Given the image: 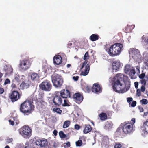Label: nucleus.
<instances>
[{
    "label": "nucleus",
    "mask_w": 148,
    "mask_h": 148,
    "mask_svg": "<svg viewBox=\"0 0 148 148\" xmlns=\"http://www.w3.org/2000/svg\"><path fill=\"white\" fill-rule=\"evenodd\" d=\"M71 66V65L69 64H68L67 65V67L68 68H69Z\"/></svg>",
    "instance_id": "obj_62"
},
{
    "label": "nucleus",
    "mask_w": 148,
    "mask_h": 148,
    "mask_svg": "<svg viewBox=\"0 0 148 148\" xmlns=\"http://www.w3.org/2000/svg\"><path fill=\"white\" fill-rule=\"evenodd\" d=\"M133 98L132 97H128L127 98V100L128 103L131 102V101H132Z\"/></svg>",
    "instance_id": "obj_47"
},
{
    "label": "nucleus",
    "mask_w": 148,
    "mask_h": 148,
    "mask_svg": "<svg viewBox=\"0 0 148 148\" xmlns=\"http://www.w3.org/2000/svg\"><path fill=\"white\" fill-rule=\"evenodd\" d=\"M121 130V129L120 128H117V130L116 132H120V131Z\"/></svg>",
    "instance_id": "obj_59"
},
{
    "label": "nucleus",
    "mask_w": 148,
    "mask_h": 148,
    "mask_svg": "<svg viewBox=\"0 0 148 148\" xmlns=\"http://www.w3.org/2000/svg\"><path fill=\"white\" fill-rule=\"evenodd\" d=\"M145 88L144 86H142L141 87V91L143 92H144L145 90Z\"/></svg>",
    "instance_id": "obj_49"
},
{
    "label": "nucleus",
    "mask_w": 148,
    "mask_h": 148,
    "mask_svg": "<svg viewBox=\"0 0 148 148\" xmlns=\"http://www.w3.org/2000/svg\"><path fill=\"white\" fill-rule=\"evenodd\" d=\"M130 73L131 74L134 75L136 73V71L134 69H132L130 70Z\"/></svg>",
    "instance_id": "obj_42"
},
{
    "label": "nucleus",
    "mask_w": 148,
    "mask_h": 148,
    "mask_svg": "<svg viewBox=\"0 0 148 148\" xmlns=\"http://www.w3.org/2000/svg\"><path fill=\"white\" fill-rule=\"evenodd\" d=\"M19 80V78L17 77H15L13 81V82H15V81L18 82Z\"/></svg>",
    "instance_id": "obj_44"
},
{
    "label": "nucleus",
    "mask_w": 148,
    "mask_h": 148,
    "mask_svg": "<svg viewBox=\"0 0 148 148\" xmlns=\"http://www.w3.org/2000/svg\"><path fill=\"white\" fill-rule=\"evenodd\" d=\"M145 76V74L144 73H142L139 76V77L141 79H143L144 77Z\"/></svg>",
    "instance_id": "obj_46"
},
{
    "label": "nucleus",
    "mask_w": 148,
    "mask_h": 148,
    "mask_svg": "<svg viewBox=\"0 0 148 148\" xmlns=\"http://www.w3.org/2000/svg\"><path fill=\"white\" fill-rule=\"evenodd\" d=\"M12 138H9L7 140V142L8 143L11 142L13 141Z\"/></svg>",
    "instance_id": "obj_56"
},
{
    "label": "nucleus",
    "mask_w": 148,
    "mask_h": 148,
    "mask_svg": "<svg viewBox=\"0 0 148 148\" xmlns=\"http://www.w3.org/2000/svg\"><path fill=\"white\" fill-rule=\"evenodd\" d=\"M133 124L131 123H125L123 127V132L125 134L130 133L133 130Z\"/></svg>",
    "instance_id": "obj_10"
},
{
    "label": "nucleus",
    "mask_w": 148,
    "mask_h": 148,
    "mask_svg": "<svg viewBox=\"0 0 148 148\" xmlns=\"http://www.w3.org/2000/svg\"><path fill=\"white\" fill-rule=\"evenodd\" d=\"M51 78L53 85L55 88H61L64 83V79L60 75L53 73L51 75Z\"/></svg>",
    "instance_id": "obj_4"
},
{
    "label": "nucleus",
    "mask_w": 148,
    "mask_h": 148,
    "mask_svg": "<svg viewBox=\"0 0 148 148\" xmlns=\"http://www.w3.org/2000/svg\"><path fill=\"white\" fill-rule=\"evenodd\" d=\"M73 98L74 101L78 104L82 102L84 99L82 94L79 92L76 93L74 94Z\"/></svg>",
    "instance_id": "obj_11"
},
{
    "label": "nucleus",
    "mask_w": 148,
    "mask_h": 148,
    "mask_svg": "<svg viewBox=\"0 0 148 148\" xmlns=\"http://www.w3.org/2000/svg\"><path fill=\"white\" fill-rule=\"evenodd\" d=\"M62 106H69V104L67 103V100L66 99L64 100V103L62 104Z\"/></svg>",
    "instance_id": "obj_37"
},
{
    "label": "nucleus",
    "mask_w": 148,
    "mask_h": 148,
    "mask_svg": "<svg viewBox=\"0 0 148 148\" xmlns=\"http://www.w3.org/2000/svg\"><path fill=\"white\" fill-rule=\"evenodd\" d=\"M92 130L91 125H85L83 130L84 134H87L90 132Z\"/></svg>",
    "instance_id": "obj_22"
},
{
    "label": "nucleus",
    "mask_w": 148,
    "mask_h": 148,
    "mask_svg": "<svg viewBox=\"0 0 148 148\" xmlns=\"http://www.w3.org/2000/svg\"><path fill=\"white\" fill-rule=\"evenodd\" d=\"M136 104V101H132V103L130 102L129 103V106L130 107H135Z\"/></svg>",
    "instance_id": "obj_32"
},
{
    "label": "nucleus",
    "mask_w": 148,
    "mask_h": 148,
    "mask_svg": "<svg viewBox=\"0 0 148 148\" xmlns=\"http://www.w3.org/2000/svg\"><path fill=\"white\" fill-rule=\"evenodd\" d=\"M21 96L19 93L17 91L14 90L9 95V97L12 102H14L19 99Z\"/></svg>",
    "instance_id": "obj_9"
},
{
    "label": "nucleus",
    "mask_w": 148,
    "mask_h": 148,
    "mask_svg": "<svg viewBox=\"0 0 148 148\" xmlns=\"http://www.w3.org/2000/svg\"><path fill=\"white\" fill-rule=\"evenodd\" d=\"M109 144V139L108 137L107 136L103 137L102 140V145L106 147H108Z\"/></svg>",
    "instance_id": "obj_16"
},
{
    "label": "nucleus",
    "mask_w": 148,
    "mask_h": 148,
    "mask_svg": "<svg viewBox=\"0 0 148 148\" xmlns=\"http://www.w3.org/2000/svg\"><path fill=\"white\" fill-rule=\"evenodd\" d=\"M140 68L139 66H136V69L137 70L139 71H140V70H139Z\"/></svg>",
    "instance_id": "obj_61"
},
{
    "label": "nucleus",
    "mask_w": 148,
    "mask_h": 148,
    "mask_svg": "<svg viewBox=\"0 0 148 148\" xmlns=\"http://www.w3.org/2000/svg\"><path fill=\"white\" fill-rule=\"evenodd\" d=\"M114 148H120L121 147V145L119 143H116L114 146Z\"/></svg>",
    "instance_id": "obj_39"
},
{
    "label": "nucleus",
    "mask_w": 148,
    "mask_h": 148,
    "mask_svg": "<svg viewBox=\"0 0 148 148\" xmlns=\"http://www.w3.org/2000/svg\"><path fill=\"white\" fill-rule=\"evenodd\" d=\"M75 129L76 130H79L80 128V126L78 124H76L75 125Z\"/></svg>",
    "instance_id": "obj_48"
},
{
    "label": "nucleus",
    "mask_w": 148,
    "mask_h": 148,
    "mask_svg": "<svg viewBox=\"0 0 148 148\" xmlns=\"http://www.w3.org/2000/svg\"><path fill=\"white\" fill-rule=\"evenodd\" d=\"M34 108L33 102L29 100H26L20 106V111L24 115L28 116L31 114Z\"/></svg>",
    "instance_id": "obj_3"
},
{
    "label": "nucleus",
    "mask_w": 148,
    "mask_h": 148,
    "mask_svg": "<svg viewBox=\"0 0 148 148\" xmlns=\"http://www.w3.org/2000/svg\"><path fill=\"white\" fill-rule=\"evenodd\" d=\"M131 121H133V122L134 123L135 122V119L134 118H132L131 119Z\"/></svg>",
    "instance_id": "obj_60"
},
{
    "label": "nucleus",
    "mask_w": 148,
    "mask_h": 148,
    "mask_svg": "<svg viewBox=\"0 0 148 148\" xmlns=\"http://www.w3.org/2000/svg\"><path fill=\"white\" fill-rule=\"evenodd\" d=\"M147 115H148V112H147L144 113V115H143V116H146Z\"/></svg>",
    "instance_id": "obj_58"
},
{
    "label": "nucleus",
    "mask_w": 148,
    "mask_h": 148,
    "mask_svg": "<svg viewBox=\"0 0 148 148\" xmlns=\"http://www.w3.org/2000/svg\"><path fill=\"white\" fill-rule=\"evenodd\" d=\"M102 88L100 87L97 83L94 84L92 88V90L93 92L100 93L101 92Z\"/></svg>",
    "instance_id": "obj_15"
},
{
    "label": "nucleus",
    "mask_w": 148,
    "mask_h": 148,
    "mask_svg": "<svg viewBox=\"0 0 148 148\" xmlns=\"http://www.w3.org/2000/svg\"><path fill=\"white\" fill-rule=\"evenodd\" d=\"M15 82H13L12 83L11 85V87L13 89H15L16 88V86L15 83Z\"/></svg>",
    "instance_id": "obj_43"
},
{
    "label": "nucleus",
    "mask_w": 148,
    "mask_h": 148,
    "mask_svg": "<svg viewBox=\"0 0 148 148\" xmlns=\"http://www.w3.org/2000/svg\"><path fill=\"white\" fill-rule=\"evenodd\" d=\"M71 146L70 143L68 141L66 143H64V148H66L67 147H70Z\"/></svg>",
    "instance_id": "obj_35"
},
{
    "label": "nucleus",
    "mask_w": 148,
    "mask_h": 148,
    "mask_svg": "<svg viewBox=\"0 0 148 148\" xmlns=\"http://www.w3.org/2000/svg\"><path fill=\"white\" fill-rule=\"evenodd\" d=\"M113 124L111 121H107L106 123L104 128L106 130L110 129L112 127Z\"/></svg>",
    "instance_id": "obj_24"
},
{
    "label": "nucleus",
    "mask_w": 148,
    "mask_h": 148,
    "mask_svg": "<svg viewBox=\"0 0 148 148\" xmlns=\"http://www.w3.org/2000/svg\"><path fill=\"white\" fill-rule=\"evenodd\" d=\"M120 66L121 63L119 60L112 62V71L113 72H116L119 70Z\"/></svg>",
    "instance_id": "obj_13"
},
{
    "label": "nucleus",
    "mask_w": 148,
    "mask_h": 148,
    "mask_svg": "<svg viewBox=\"0 0 148 148\" xmlns=\"http://www.w3.org/2000/svg\"><path fill=\"white\" fill-rule=\"evenodd\" d=\"M145 65L147 66L148 68V61L147 62L145 63Z\"/></svg>",
    "instance_id": "obj_63"
},
{
    "label": "nucleus",
    "mask_w": 148,
    "mask_h": 148,
    "mask_svg": "<svg viewBox=\"0 0 148 148\" xmlns=\"http://www.w3.org/2000/svg\"><path fill=\"white\" fill-rule=\"evenodd\" d=\"M4 92V89L3 88L0 87V94L3 93Z\"/></svg>",
    "instance_id": "obj_53"
},
{
    "label": "nucleus",
    "mask_w": 148,
    "mask_h": 148,
    "mask_svg": "<svg viewBox=\"0 0 148 148\" xmlns=\"http://www.w3.org/2000/svg\"><path fill=\"white\" fill-rule=\"evenodd\" d=\"M54 111L56 112L57 113L60 114L62 112V110L59 108H54L53 109Z\"/></svg>",
    "instance_id": "obj_36"
},
{
    "label": "nucleus",
    "mask_w": 148,
    "mask_h": 148,
    "mask_svg": "<svg viewBox=\"0 0 148 148\" xmlns=\"http://www.w3.org/2000/svg\"><path fill=\"white\" fill-rule=\"evenodd\" d=\"M123 45L120 43H116L110 47L108 45L105 46V49L108 53L111 56L119 55L123 49Z\"/></svg>",
    "instance_id": "obj_2"
},
{
    "label": "nucleus",
    "mask_w": 148,
    "mask_h": 148,
    "mask_svg": "<svg viewBox=\"0 0 148 148\" xmlns=\"http://www.w3.org/2000/svg\"><path fill=\"white\" fill-rule=\"evenodd\" d=\"M39 87L43 90L49 91L52 88V85L49 81L46 79L42 82L40 84Z\"/></svg>",
    "instance_id": "obj_5"
},
{
    "label": "nucleus",
    "mask_w": 148,
    "mask_h": 148,
    "mask_svg": "<svg viewBox=\"0 0 148 148\" xmlns=\"http://www.w3.org/2000/svg\"><path fill=\"white\" fill-rule=\"evenodd\" d=\"M5 148H10V147L9 146L6 145L5 147Z\"/></svg>",
    "instance_id": "obj_64"
},
{
    "label": "nucleus",
    "mask_w": 148,
    "mask_h": 148,
    "mask_svg": "<svg viewBox=\"0 0 148 148\" xmlns=\"http://www.w3.org/2000/svg\"><path fill=\"white\" fill-rule=\"evenodd\" d=\"M70 122L69 121H65L63 125V128H66L68 127L70 125Z\"/></svg>",
    "instance_id": "obj_31"
},
{
    "label": "nucleus",
    "mask_w": 148,
    "mask_h": 148,
    "mask_svg": "<svg viewBox=\"0 0 148 148\" xmlns=\"http://www.w3.org/2000/svg\"><path fill=\"white\" fill-rule=\"evenodd\" d=\"M141 83L143 85V86H145L146 84V80L144 79H142L140 80Z\"/></svg>",
    "instance_id": "obj_40"
},
{
    "label": "nucleus",
    "mask_w": 148,
    "mask_h": 148,
    "mask_svg": "<svg viewBox=\"0 0 148 148\" xmlns=\"http://www.w3.org/2000/svg\"><path fill=\"white\" fill-rule=\"evenodd\" d=\"M60 95V92H58L56 93L54 96L52 100L53 104V105H55L56 106H59L61 105L62 100Z\"/></svg>",
    "instance_id": "obj_7"
},
{
    "label": "nucleus",
    "mask_w": 148,
    "mask_h": 148,
    "mask_svg": "<svg viewBox=\"0 0 148 148\" xmlns=\"http://www.w3.org/2000/svg\"><path fill=\"white\" fill-rule=\"evenodd\" d=\"M134 25H127L125 28V30L127 32H130L134 28Z\"/></svg>",
    "instance_id": "obj_28"
},
{
    "label": "nucleus",
    "mask_w": 148,
    "mask_h": 148,
    "mask_svg": "<svg viewBox=\"0 0 148 148\" xmlns=\"http://www.w3.org/2000/svg\"><path fill=\"white\" fill-rule=\"evenodd\" d=\"M79 77L78 76H73V79L75 81H77L78 80V79H79Z\"/></svg>",
    "instance_id": "obj_51"
},
{
    "label": "nucleus",
    "mask_w": 148,
    "mask_h": 148,
    "mask_svg": "<svg viewBox=\"0 0 148 148\" xmlns=\"http://www.w3.org/2000/svg\"><path fill=\"white\" fill-rule=\"evenodd\" d=\"M31 130L28 126H23L20 129V133L24 137L30 136L31 135Z\"/></svg>",
    "instance_id": "obj_8"
},
{
    "label": "nucleus",
    "mask_w": 148,
    "mask_h": 148,
    "mask_svg": "<svg viewBox=\"0 0 148 148\" xmlns=\"http://www.w3.org/2000/svg\"><path fill=\"white\" fill-rule=\"evenodd\" d=\"M85 69L84 71H82L81 73V75L83 76L86 75L89 73L90 69L89 64H88L85 66Z\"/></svg>",
    "instance_id": "obj_19"
},
{
    "label": "nucleus",
    "mask_w": 148,
    "mask_h": 148,
    "mask_svg": "<svg viewBox=\"0 0 148 148\" xmlns=\"http://www.w3.org/2000/svg\"><path fill=\"white\" fill-rule=\"evenodd\" d=\"M60 137L61 138H64L66 137V135L62 131H60L59 133Z\"/></svg>",
    "instance_id": "obj_29"
},
{
    "label": "nucleus",
    "mask_w": 148,
    "mask_h": 148,
    "mask_svg": "<svg viewBox=\"0 0 148 148\" xmlns=\"http://www.w3.org/2000/svg\"><path fill=\"white\" fill-rule=\"evenodd\" d=\"M141 90L140 89H137L136 91V95L138 96H140L141 95Z\"/></svg>",
    "instance_id": "obj_41"
},
{
    "label": "nucleus",
    "mask_w": 148,
    "mask_h": 148,
    "mask_svg": "<svg viewBox=\"0 0 148 148\" xmlns=\"http://www.w3.org/2000/svg\"><path fill=\"white\" fill-rule=\"evenodd\" d=\"M60 94L61 97L63 98H67L71 97L70 92L68 90H65L64 89L62 90L60 92Z\"/></svg>",
    "instance_id": "obj_14"
},
{
    "label": "nucleus",
    "mask_w": 148,
    "mask_h": 148,
    "mask_svg": "<svg viewBox=\"0 0 148 148\" xmlns=\"http://www.w3.org/2000/svg\"><path fill=\"white\" fill-rule=\"evenodd\" d=\"M91 88L90 86H85V89L88 91H89L90 90Z\"/></svg>",
    "instance_id": "obj_50"
},
{
    "label": "nucleus",
    "mask_w": 148,
    "mask_h": 148,
    "mask_svg": "<svg viewBox=\"0 0 148 148\" xmlns=\"http://www.w3.org/2000/svg\"><path fill=\"white\" fill-rule=\"evenodd\" d=\"M138 108L140 110V112H143L144 111V110L143 108L141 106H138Z\"/></svg>",
    "instance_id": "obj_45"
},
{
    "label": "nucleus",
    "mask_w": 148,
    "mask_h": 148,
    "mask_svg": "<svg viewBox=\"0 0 148 148\" xmlns=\"http://www.w3.org/2000/svg\"><path fill=\"white\" fill-rule=\"evenodd\" d=\"M100 120L101 121H104L107 119V116L106 113L102 112L99 115Z\"/></svg>",
    "instance_id": "obj_26"
},
{
    "label": "nucleus",
    "mask_w": 148,
    "mask_h": 148,
    "mask_svg": "<svg viewBox=\"0 0 148 148\" xmlns=\"http://www.w3.org/2000/svg\"><path fill=\"white\" fill-rule=\"evenodd\" d=\"M53 61L54 64L57 65L60 64L62 62L61 56L59 55H56L53 58Z\"/></svg>",
    "instance_id": "obj_17"
},
{
    "label": "nucleus",
    "mask_w": 148,
    "mask_h": 148,
    "mask_svg": "<svg viewBox=\"0 0 148 148\" xmlns=\"http://www.w3.org/2000/svg\"><path fill=\"white\" fill-rule=\"evenodd\" d=\"M9 122L10 124L12 125H14V122L13 121H12L11 119H10L9 120Z\"/></svg>",
    "instance_id": "obj_52"
},
{
    "label": "nucleus",
    "mask_w": 148,
    "mask_h": 148,
    "mask_svg": "<svg viewBox=\"0 0 148 148\" xmlns=\"http://www.w3.org/2000/svg\"><path fill=\"white\" fill-rule=\"evenodd\" d=\"M31 79L34 81H37L39 78V75L37 73H32L31 75Z\"/></svg>",
    "instance_id": "obj_25"
},
{
    "label": "nucleus",
    "mask_w": 148,
    "mask_h": 148,
    "mask_svg": "<svg viewBox=\"0 0 148 148\" xmlns=\"http://www.w3.org/2000/svg\"><path fill=\"white\" fill-rule=\"evenodd\" d=\"M99 37V36L97 34H92L90 37V39L92 41L98 40Z\"/></svg>",
    "instance_id": "obj_27"
},
{
    "label": "nucleus",
    "mask_w": 148,
    "mask_h": 148,
    "mask_svg": "<svg viewBox=\"0 0 148 148\" xmlns=\"http://www.w3.org/2000/svg\"><path fill=\"white\" fill-rule=\"evenodd\" d=\"M124 77V75L121 73L117 74L115 76L112 88L114 91L116 92L123 93L126 91L124 88H121L123 83L125 82Z\"/></svg>",
    "instance_id": "obj_1"
},
{
    "label": "nucleus",
    "mask_w": 148,
    "mask_h": 148,
    "mask_svg": "<svg viewBox=\"0 0 148 148\" xmlns=\"http://www.w3.org/2000/svg\"><path fill=\"white\" fill-rule=\"evenodd\" d=\"M30 86V83L29 80H25L20 85L21 87L23 89L28 88Z\"/></svg>",
    "instance_id": "obj_21"
},
{
    "label": "nucleus",
    "mask_w": 148,
    "mask_h": 148,
    "mask_svg": "<svg viewBox=\"0 0 148 148\" xmlns=\"http://www.w3.org/2000/svg\"><path fill=\"white\" fill-rule=\"evenodd\" d=\"M140 101L142 105H146L148 103V100L145 99H143L142 100H141Z\"/></svg>",
    "instance_id": "obj_33"
},
{
    "label": "nucleus",
    "mask_w": 148,
    "mask_h": 148,
    "mask_svg": "<svg viewBox=\"0 0 148 148\" xmlns=\"http://www.w3.org/2000/svg\"><path fill=\"white\" fill-rule=\"evenodd\" d=\"M142 130L144 132L148 133V121L144 122Z\"/></svg>",
    "instance_id": "obj_23"
},
{
    "label": "nucleus",
    "mask_w": 148,
    "mask_h": 148,
    "mask_svg": "<svg viewBox=\"0 0 148 148\" xmlns=\"http://www.w3.org/2000/svg\"><path fill=\"white\" fill-rule=\"evenodd\" d=\"M76 145L77 146H80L82 144V142L81 140H79L75 142Z\"/></svg>",
    "instance_id": "obj_34"
},
{
    "label": "nucleus",
    "mask_w": 148,
    "mask_h": 148,
    "mask_svg": "<svg viewBox=\"0 0 148 148\" xmlns=\"http://www.w3.org/2000/svg\"><path fill=\"white\" fill-rule=\"evenodd\" d=\"M128 84H129V86H127V88H128V89H126V91H127L130 88V81H129L130 80L129 79H128Z\"/></svg>",
    "instance_id": "obj_57"
},
{
    "label": "nucleus",
    "mask_w": 148,
    "mask_h": 148,
    "mask_svg": "<svg viewBox=\"0 0 148 148\" xmlns=\"http://www.w3.org/2000/svg\"><path fill=\"white\" fill-rule=\"evenodd\" d=\"M130 53L134 57L136 56L139 57L140 56V53L139 51L137 49L134 48L130 49Z\"/></svg>",
    "instance_id": "obj_18"
},
{
    "label": "nucleus",
    "mask_w": 148,
    "mask_h": 148,
    "mask_svg": "<svg viewBox=\"0 0 148 148\" xmlns=\"http://www.w3.org/2000/svg\"><path fill=\"white\" fill-rule=\"evenodd\" d=\"M47 139L44 138H41L37 139L35 141L36 144L40 147L47 146Z\"/></svg>",
    "instance_id": "obj_12"
},
{
    "label": "nucleus",
    "mask_w": 148,
    "mask_h": 148,
    "mask_svg": "<svg viewBox=\"0 0 148 148\" xmlns=\"http://www.w3.org/2000/svg\"><path fill=\"white\" fill-rule=\"evenodd\" d=\"M134 85L135 88L136 89H137L138 88V82H134Z\"/></svg>",
    "instance_id": "obj_54"
},
{
    "label": "nucleus",
    "mask_w": 148,
    "mask_h": 148,
    "mask_svg": "<svg viewBox=\"0 0 148 148\" xmlns=\"http://www.w3.org/2000/svg\"><path fill=\"white\" fill-rule=\"evenodd\" d=\"M53 134L55 136H56L57 135L58 132L56 130H55L53 132Z\"/></svg>",
    "instance_id": "obj_55"
},
{
    "label": "nucleus",
    "mask_w": 148,
    "mask_h": 148,
    "mask_svg": "<svg viewBox=\"0 0 148 148\" xmlns=\"http://www.w3.org/2000/svg\"><path fill=\"white\" fill-rule=\"evenodd\" d=\"M130 65L127 64L124 68V71L126 73H127L130 70Z\"/></svg>",
    "instance_id": "obj_30"
},
{
    "label": "nucleus",
    "mask_w": 148,
    "mask_h": 148,
    "mask_svg": "<svg viewBox=\"0 0 148 148\" xmlns=\"http://www.w3.org/2000/svg\"><path fill=\"white\" fill-rule=\"evenodd\" d=\"M10 83V79L8 78H7L4 83V85H6L8 84H9Z\"/></svg>",
    "instance_id": "obj_38"
},
{
    "label": "nucleus",
    "mask_w": 148,
    "mask_h": 148,
    "mask_svg": "<svg viewBox=\"0 0 148 148\" xmlns=\"http://www.w3.org/2000/svg\"><path fill=\"white\" fill-rule=\"evenodd\" d=\"M89 55L88 53V52H86L84 56L83 59L85 61L83 63L81 69H82L85 66L87 63V60L89 58Z\"/></svg>",
    "instance_id": "obj_20"
},
{
    "label": "nucleus",
    "mask_w": 148,
    "mask_h": 148,
    "mask_svg": "<svg viewBox=\"0 0 148 148\" xmlns=\"http://www.w3.org/2000/svg\"><path fill=\"white\" fill-rule=\"evenodd\" d=\"M31 63L29 59H24L20 60L19 67L21 70L25 71L30 68Z\"/></svg>",
    "instance_id": "obj_6"
}]
</instances>
